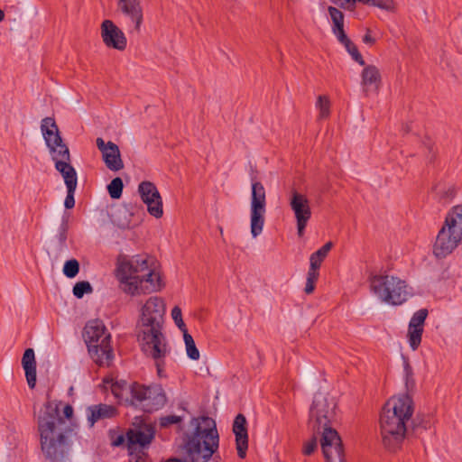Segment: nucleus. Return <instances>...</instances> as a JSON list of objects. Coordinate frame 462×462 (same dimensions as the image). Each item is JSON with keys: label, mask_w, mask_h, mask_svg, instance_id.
I'll return each mask as SVG.
<instances>
[{"label": "nucleus", "mask_w": 462, "mask_h": 462, "mask_svg": "<svg viewBox=\"0 0 462 462\" xmlns=\"http://www.w3.org/2000/svg\"><path fill=\"white\" fill-rule=\"evenodd\" d=\"M414 411L413 401L409 394L393 397L383 407L380 415V435L383 448L392 453L397 452L408 435L407 422L411 421V431L419 435L427 429V422L420 418L411 420Z\"/></svg>", "instance_id": "nucleus-1"}, {"label": "nucleus", "mask_w": 462, "mask_h": 462, "mask_svg": "<svg viewBox=\"0 0 462 462\" xmlns=\"http://www.w3.org/2000/svg\"><path fill=\"white\" fill-rule=\"evenodd\" d=\"M165 305L159 297L149 298L141 310L137 324V338L142 351L155 361L157 374L164 376V358L171 352L165 335L162 333Z\"/></svg>", "instance_id": "nucleus-2"}, {"label": "nucleus", "mask_w": 462, "mask_h": 462, "mask_svg": "<svg viewBox=\"0 0 462 462\" xmlns=\"http://www.w3.org/2000/svg\"><path fill=\"white\" fill-rule=\"evenodd\" d=\"M41 448L51 462H64L71 448L72 429L60 415V403L48 401L37 419Z\"/></svg>", "instance_id": "nucleus-3"}, {"label": "nucleus", "mask_w": 462, "mask_h": 462, "mask_svg": "<svg viewBox=\"0 0 462 462\" xmlns=\"http://www.w3.org/2000/svg\"><path fill=\"white\" fill-rule=\"evenodd\" d=\"M192 434H186L183 443L190 462H208L218 448L219 437L213 419L208 416L194 418Z\"/></svg>", "instance_id": "nucleus-4"}, {"label": "nucleus", "mask_w": 462, "mask_h": 462, "mask_svg": "<svg viewBox=\"0 0 462 462\" xmlns=\"http://www.w3.org/2000/svg\"><path fill=\"white\" fill-rule=\"evenodd\" d=\"M41 131L51 159L55 162V169L63 177L66 187L77 185V172L70 163L69 147L63 142L54 118L49 116L43 118L41 123Z\"/></svg>", "instance_id": "nucleus-5"}, {"label": "nucleus", "mask_w": 462, "mask_h": 462, "mask_svg": "<svg viewBox=\"0 0 462 462\" xmlns=\"http://www.w3.org/2000/svg\"><path fill=\"white\" fill-rule=\"evenodd\" d=\"M462 240V205L453 207L445 224L439 231L433 245V254L442 259L450 254Z\"/></svg>", "instance_id": "nucleus-6"}, {"label": "nucleus", "mask_w": 462, "mask_h": 462, "mask_svg": "<svg viewBox=\"0 0 462 462\" xmlns=\"http://www.w3.org/2000/svg\"><path fill=\"white\" fill-rule=\"evenodd\" d=\"M83 337L91 358L99 365H108L114 355L110 345L111 336L103 321H88L84 328Z\"/></svg>", "instance_id": "nucleus-7"}, {"label": "nucleus", "mask_w": 462, "mask_h": 462, "mask_svg": "<svg viewBox=\"0 0 462 462\" xmlns=\"http://www.w3.org/2000/svg\"><path fill=\"white\" fill-rule=\"evenodd\" d=\"M369 282L372 292L386 303L399 305L407 300L406 282L398 277L375 274Z\"/></svg>", "instance_id": "nucleus-8"}, {"label": "nucleus", "mask_w": 462, "mask_h": 462, "mask_svg": "<svg viewBox=\"0 0 462 462\" xmlns=\"http://www.w3.org/2000/svg\"><path fill=\"white\" fill-rule=\"evenodd\" d=\"M337 402L333 397L323 393L314 395L310 408L308 429L311 433H320L325 428H332L331 422L336 416Z\"/></svg>", "instance_id": "nucleus-9"}, {"label": "nucleus", "mask_w": 462, "mask_h": 462, "mask_svg": "<svg viewBox=\"0 0 462 462\" xmlns=\"http://www.w3.org/2000/svg\"><path fill=\"white\" fill-rule=\"evenodd\" d=\"M167 402L166 393L161 384L149 386L134 383L130 405L144 412H153L162 409Z\"/></svg>", "instance_id": "nucleus-10"}, {"label": "nucleus", "mask_w": 462, "mask_h": 462, "mask_svg": "<svg viewBox=\"0 0 462 462\" xmlns=\"http://www.w3.org/2000/svg\"><path fill=\"white\" fill-rule=\"evenodd\" d=\"M116 273L122 275L123 279L135 278L145 279L150 282L152 291L161 288V278L153 271L149 270L147 258L143 255H135L128 259L126 256L118 258Z\"/></svg>", "instance_id": "nucleus-11"}, {"label": "nucleus", "mask_w": 462, "mask_h": 462, "mask_svg": "<svg viewBox=\"0 0 462 462\" xmlns=\"http://www.w3.org/2000/svg\"><path fill=\"white\" fill-rule=\"evenodd\" d=\"M266 207V194L263 185L259 181H252V199L250 208V227L253 237H257L263 229Z\"/></svg>", "instance_id": "nucleus-12"}, {"label": "nucleus", "mask_w": 462, "mask_h": 462, "mask_svg": "<svg viewBox=\"0 0 462 462\" xmlns=\"http://www.w3.org/2000/svg\"><path fill=\"white\" fill-rule=\"evenodd\" d=\"M320 433L319 443L326 462H344L345 452L338 432L333 428H325Z\"/></svg>", "instance_id": "nucleus-13"}, {"label": "nucleus", "mask_w": 462, "mask_h": 462, "mask_svg": "<svg viewBox=\"0 0 462 462\" xmlns=\"http://www.w3.org/2000/svg\"><path fill=\"white\" fill-rule=\"evenodd\" d=\"M289 205L292 210L297 225V233L300 237L304 235L305 228L311 217L310 200L306 195L292 189L289 195Z\"/></svg>", "instance_id": "nucleus-14"}, {"label": "nucleus", "mask_w": 462, "mask_h": 462, "mask_svg": "<svg viewBox=\"0 0 462 462\" xmlns=\"http://www.w3.org/2000/svg\"><path fill=\"white\" fill-rule=\"evenodd\" d=\"M138 193L142 201L147 206L148 213L160 218L163 215L162 199L155 184L149 180H143L138 185Z\"/></svg>", "instance_id": "nucleus-15"}, {"label": "nucleus", "mask_w": 462, "mask_h": 462, "mask_svg": "<svg viewBox=\"0 0 462 462\" xmlns=\"http://www.w3.org/2000/svg\"><path fill=\"white\" fill-rule=\"evenodd\" d=\"M101 37L106 47L124 51L127 41L123 31L112 21L105 20L101 24Z\"/></svg>", "instance_id": "nucleus-16"}, {"label": "nucleus", "mask_w": 462, "mask_h": 462, "mask_svg": "<svg viewBox=\"0 0 462 462\" xmlns=\"http://www.w3.org/2000/svg\"><path fill=\"white\" fill-rule=\"evenodd\" d=\"M97 146L102 153L103 161L106 166L113 171H118L124 168V162L118 146L108 141L105 143L103 138L98 137L96 140Z\"/></svg>", "instance_id": "nucleus-17"}, {"label": "nucleus", "mask_w": 462, "mask_h": 462, "mask_svg": "<svg viewBox=\"0 0 462 462\" xmlns=\"http://www.w3.org/2000/svg\"><path fill=\"white\" fill-rule=\"evenodd\" d=\"M118 9L125 14L134 24L131 32H140L141 24L143 23V8L140 0H118Z\"/></svg>", "instance_id": "nucleus-18"}, {"label": "nucleus", "mask_w": 462, "mask_h": 462, "mask_svg": "<svg viewBox=\"0 0 462 462\" xmlns=\"http://www.w3.org/2000/svg\"><path fill=\"white\" fill-rule=\"evenodd\" d=\"M155 430L151 424H144L142 427L130 429L126 432L127 447L132 449L138 445L142 448L148 446L154 439Z\"/></svg>", "instance_id": "nucleus-19"}, {"label": "nucleus", "mask_w": 462, "mask_h": 462, "mask_svg": "<svg viewBox=\"0 0 462 462\" xmlns=\"http://www.w3.org/2000/svg\"><path fill=\"white\" fill-rule=\"evenodd\" d=\"M233 432L236 436L237 455L240 458H245L248 448V433L247 421L242 413L237 414L234 420Z\"/></svg>", "instance_id": "nucleus-20"}, {"label": "nucleus", "mask_w": 462, "mask_h": 462, "mask_svg": "<svg viewBox=\"0 0 462 462\" xmlns=\"http://www.w3.org/2000/svg\"><path fill=\"white\" fill-rule=\"evenodd\" d=\"M381 84V74L374 65H367L361 73V86L365 96L377 92Z\"/></svg>", "instance_id": "nucleus-21"}, {"label": "nucleus", "mask_w": 462, "mask_h": 462, "mask_svg": "<svg viewBox=\"0 0 462 462\" xmlns=\"http://www.w3.org/2000/svg\"><path fill=\"white\" fill-rule=\"evenodd\" d=\"M22 365L25 372L28 386L33 389L36 385V361L32 348H27L24 351L22 357Z\"/></svg>", "instance_id": "nucleus-22"}, {"label": "nucleus", "mask_w": 462, "mask_h": 462, "mask_svg": "<svg viewBox=\"0 0 462 462\" xmlns=\"http://www.w3.org/2000/svg\"><path fill=\"white\" fill-rule=\"evenodd\" d=\"M116 414V409L112 405L98 404L90 406L88 409V420L90 426L100 419L112 418Z\"/></svg>", "instance_id": "nucleus-23"}, {"label": "nucleus", "mask_w": 462, "mask_h": 462, "mask_svg": "<svg viewBox=\"0 0 462 462\" xmlns=\"http://www.w3.org/2000/svg\"><path fill=\"white\" fill-rule=\"evenodd\" d=\"M134 387L133 383H128L125 380H111V391L112 393L120 400H125L130 402V398H132V389Z\"/></svg>", "instance_id": "nucleus-24"}, {"label": "nucleus", "mask_w": 462, "mask_h": 462, "mask_svg": "<svg viewBox=\"0 0 462 462\" xmlns=\"http://www.w3.org/2000/svg\"><path fill=\"white\" fill-rule=\"evenodd\" d=\"M332 246V242H328L319 250L313 253L310 257V267H312V269H319L322 262L327 257Z\"/></svg>", "instance_id": "nucleus-25"}, {"label": "nucleus", "mask_w": 462, "mask_h": 462, "mask_svg": "<svg viewBox=\"0 0 462 462\" xmlns=\"http://www.w3.org/2000/svg\"><path fill=\"white\" fill-rule=\"evenodd\" d=\"M116 277L122 285V290L125 292L132 295L135 294L139 289V285L145 282V279L142 278H127L125 280L123 279L122 275H119L118 273H116Z\"/></svg>", "instance_id": "nucleus-26"}, {"label": "nucleus", "mask_w": 462, "mask_h": 462, "mask_svg": "<svg viewBox=\"0 0 462 462\" xmlns=\"http://www.w3.org/2000/svg\"><path fill=\"white\" fill-rule=\"evenodd\" d=\"M422 333L423 328L409 324L407 337L409 345L412 350H416L420 345Z\"/></svg>", "instance_id": "nucleus-27"}, {"label": "nucleus", "mask_w": 462, "mask_h": 462, "mask_svg": "<svg viewBox=\"0 0 462 462\" xmlns=\"http://www.w3.org/2000/svg\"><path fill=\"white\" fill-rule=\"evenodd\" d=\"M124 189V183L120 177L114 178L107 185V191L111 199H118L121 198Z\"/></svg>", "instance_id": "nucleus-28"}, {"label": "nucleus", "mask_w": 462, "mask_h": 462, "mask_svg": "<svg viewBox=\"0 0 462 462\" xmlns=\"http://www.w3.org/2000/svg\"><path fill=\"white\" fill-rule=\"evenodd\" d=\"M187 356L192 360L199 359V351L197 348L194 339L192 336L189 333H185V337H183Z\"/></svg>", "instance_id": "nucleus-29"}, {"label": "nucleus", "mask_w": 462, "mask_h": 462, "mask_svg": "<svg viewBox=\"0 0 462 462\" xmlns=\"http://www.w3.org/2000/svg\"><path fill=\"white\" fill-rule=\"evenodd\" d=\"M319 276V269H312V267H310L308 273H307V280H306V285L304 291L307 294H310L315 290V284L318 281Z\"/></svg>", "instance_id": "nucleus-30"}, {"label": "nucleus", "mask_w": 462, "mask_h": 462, "mask_svg": "<svg viewBox=\"0 0 462 462\" xmlns=\"http://www.w3.org/2000/svg\"><path fill=\"white\" fill-rule=\"evenodd\" d=\"M319 435L321 433H312V437L306 440L302 446V454L305 456L312 455L318 448Z\"/></svg>", "instance_id": "nucleus-31"}, {"label": "nucleus", "mask_w": 462, "mask_h": 462, "mask_svg": "<svg viewBox=\"0 0 462 462\" xmlns=\"http://www.w3.org/2000/svg\"><path fill=\"white\" fill-rule=\"evenodd\" d=\"M328 11L333 22L332 29L344 27V14L334 6H328Z\"/></svg>", "instance_id": "nucleus-32"}, {"label": "nucleus", "mask_w": 462, "mask_h": 462, "mask_svg": "<svg viewBox=\"0 0 462 462\" xmlns=\"http://www.w3.org/2000/svg\"><path fill=\"white\" fill-rule=\"evenodd\" d=\"M79 272V263L76 259H70L65 262L63 273L68 278H74Z\"/></svg>", "instance_id": "nucleus-33"}, {"label": "nucleus", "mask_w": 462, "mask_h": 462, "mask_svg": "<svg viewBox=\"0 0 462 462\" xmlns=\"http://www.w3.org/2000/svg\"><path fill=\"white\" fill-rule=\"evenodd\" d=\"M72 291L76 298L81 299L85 294L91 293L93 291V288L88 282L82 281L74 285Z\"/></svg>", "instance_id": "nucleus-34"}, {"label": "nucleus", "mask_w": 462, "mask_h": 462, "mask_svg": "<svg viewBox=\"0 0 462 462\" xmlns=\"http://www.w3.org/2000/svg\"><path fill=\"white\" fill-rule=\"evenodd\" d=\"M403 370L407 391H411L415 387V380L413 378L412 368L409 364L408 360H404L403 362Z\"/></svg>", "instance_id": "nucleus-35"}, {"label": "nucleus", "mask_w": 462, "mask_h": 462, "mask_svg": "<svg viewBox=\"0 0 462 462\" xmlns=\"http://www.w3.org/2000/svg\"><path fill=\"white\" fill-rule=\"evenodd\" d=\"M329 100L326 96H319L317 101V106L319 109V117L327 118L329 116Z\"/></svg>", "instance_id": "nucleus-36"}, {"label": "nucleus", "mask_w": 462, "mask_h": 462, "mask_svg": "<svg viewBox=\"0 0 462 462\" xmlns=\"http://www.w3.org/2000/svg\"><path fill=\"white\" fill-rule=\"evenodd\" d=\"M427 316L428 310L426 309H420L413 314L409 324H413L416 327L423 328Z\"/></svg>", "instance_id": "nucleus-37"}, {"label": "nucleus", "mask_w": 462, "mask_h": 462, "mask_svg": "<svg viewBox=\"0 0 462 462\" xmlns=\"http://www.w3.org/2000/svg\"><path fill=\"white\" fill-rule=\"evenodd\" d=\"M345 48L355 61H356L361 66L365 65V60L360 54L357 47L352 42H348V44Z\"/></svg>", "instance_id": "nucleus-38"}, {"label": "nucleus", "mask_w": 462, "mask_h": 462, "mask_svg": "<svg viewBox=\"0 0 462 462\" xmlns=\"http://www.w3.org/2000/svg\"><path fill=\"white\" fill-rule=\"evenodd\" d=\"M69 224L67 219H63L59 228L57 239L60 243V247L66 246L67 236H68Z\"/></svg>", "instance_id": "nucleus-39"}, {"label": "nucleus", "mask_w": 462, "mask_h": 462, "mask_svg": "<svg viewBox=\"0 0 462 462\" xmlns=\"http://www.w3.org/2000/svg\"><path fill=\"white\" fill-rule=\"evenodd\" d=\"M77 185L68 186L67 187V196L65 198L64 206L67 209H70L75 206V199L74 193L76 190Z\"/></svg>", "instance_id": "nucleus-40"}, {"label": "nucleus", "mask_w": 462, "mask_h": 462, "mask_svg": "<svg viewBox=\"0 0 462 462\" xmlns=\"http://www.w3.org/2000/svg\"><path fill=\"white\" fill-rule=\"evenodd\" d=\"M182 421V417L177 415H166L160 418V426L167 428L171 424H177Z\"/></svg>", "instance_id": "nucleus-41"}, {"label": "nucleus", "mask_w": 462, "mask_h": 462, "mask_svg": "<svg viewBox=\"0 0 462 462\" xmlns=\"http://www.w3.org/2000/svg\"><path fill=\"white\" fill-rule=\"evenodd\" d=\"M332 32L338 40V42L342 43L345 47L348 44V42H351V40L346 34L344 27L332 29Z\"/></svg>", "instance_id": "nucleus-42"}, {"label": "nucleus", "mask_w": 462, "mask_h": 462, "mask_svg": "<svg viewBox=\"0 0 462 462\" xmlns=\"http://www.w3.org/2000/svg\"><path fill=\"white\" fill-rule=\"evenodd\" d=\"M367 5L377 6L384 10H392L393 8V0H373L371 3H368Z\"/></svg>", "instance_id": "nucleus-43"}, {"label": "nucleus", "mask_w": 462, "mask_h": 462, "mask_svg": "<svg viewBox=\"0 0 462 462\" xmlns=\"http://www.w3.org/2000/svg\"><path fill=\"white\" fill-rule=\"evenodd\" d=\"M438 193L440 195L441 199L449 200L455 197L456 189L454 187H448L446 190H439Z\"/></svg>", "instance_id": "nucleus-44"}, {"label": "nucleus", "mask_w": 462, "mask_h": 462, "mask_svg": "<svg viewBox=\"0 0 462 462\" xmlns=\"http://www.w3.org/2000/svg\"><path fill=\"white\" fill-rule=\"evenodd\" d=\"M373 0H346L345 3V5L346 6V10L353 11L356 8V4L361 3L364 5H367L368 3H371Z\"/></svg>", "instance_id": "nucleus-45"}, {"label": "nucleus", "mask_w": 462, "mask_h": 462, "mask_svg": "<svg viewBox=\"0 0 462 462\" xmlns=\"http://www.w3.org/2000/svg\"><path fill=\"white\" fill-rule=\"evenodd\" d=\"M174 323L180 328V330L183 333V337H185V333H189L187 327L182 319V317L174 320Z\"/></svg>", "instance_id": "nucleus-46"}, {"label": "nucleus", "mask_w": 462, "mask_h": 462, "mask_svg": "<svg viewBox=\"0 0 462 462\" xmlns=\"http://www.w3.org/2000/svg\"><path fill=\"white\" fill-rule=\"evenodd\" d=\"M174 323L180 328V330L183 333V337H185V333H189L187 327L182 319V317L174 320Z\"/></svg>", "instance_id": "nucleus-47"}, {"label": "nucleus", "mask_w": 462, "mask_h": 462, "mask_svg": "<svg viewBox=\"0 0 462 462\" xmlns=\"http://www.w3.org/2000/svg\"><path fill=\"white\" fill-rule=\"evenodd\" d=\"M125 443V436L123 434L116 435L112 438V446L119 447Z\"/></svg>", "instance_id": "nucleus-48"}, {"label": "nucleus", "mask_w": 462, "mask_h": 462, "mask_svg": "<svg viewBox=\"0 0 462 462\" xmlns=\"http://www.w3.org/2000/svg\"><path fill=\"white\" fill-rule=\"evenodd\" d=\"M182 317L181 309L179 306H175L171 310V318L173 320L178 319L179 318Z\"/></svg>", "instance_id": "nucleus-49"}, {"label": "nucleus", "mask_w": 462, "mask_h": 462, "mask_svg": "<svg viewBox=\"0 0 462 462\" xmlns=\"http://www.w3.org/2000/svg\"><path fill=\"white\" fill-rule=\"evenodd\" d=\"M63 413L66 419H70L73 415V408L71 405L67 404L63 408Z\"/></svg>", "instance_id": "nucleus-50"}, {"label": "nucleus", "mask_w": 462, "mask_h": 462, "mask_svg": "<svg viewBox=\"0 0 462 462\" xmlns=\"http://www.w3.org/2000/svg\"><path fill=\"white\" fill-rule=\"evenodd\" d=\"M363 42L366 44H374L375 40L371 36L370 31L368 30L367 32L363 37Z\"/></svg>", "instance_id": "nucleus-51"}, {"label": "nucleus", "mask_w": 462, "mask_h": 462, "mask_svg": "<svg viewBox=\"0 0 462 462\" xmlns=\"http://www.w3.org/2000/svg\"><path fill=\"white\" fill-rule=\"evenodd\" d=\"M424 145L429 149L430 152H431L433 143L430 139L428 138L427 141L424 142Z\"/></svg>", "instance_id": "nucleus-52"}, {"label": "nucleus", "mask_w": 462, "mask_h": 462, "mask_svg": "<svg viewBox=\"0 0 462 462\" xmlns=\"http://www.w3.org/2000/svg\"><path fill=\"white\" fill-rule=\"evenodd\" d=\"M338 1L340 2V4H339L340 7L346 10V6L345 5V3L346 2V0H338Z\"/></svg>", "instance_id": "nucleus-53"}, {"label": "nucleus", "mask_w": 462, "mask_h": 462, "mask_svg": "<svg viewBox=\"0 0 462 462\" xmlns=\"http://www.w3.org/2000/svg\"><path fill=\"white\" fill-rule=\"evenodd\" d=\"M5 20V13L0 9V23Z\"/></svg>", "instance_id": "nucleus-54"}, {"label": "nucleus", "mask_w": 462, "mask_h": 462, "mask_svg": "<svg viewBox=\"0 0 462 462\" xmlns=\"http://www.w3.org/2000/svg\"><path fill=\"white\" fill-rule=\"evenodd\" d=\"M167 462H181V460H180L178 458H171V459H169Z\"/></svg>", "instance_id": "nucleus-55"}]
</instances>
